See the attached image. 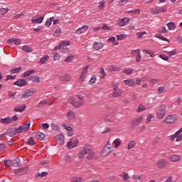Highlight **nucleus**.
Returning <instances> with one entry per match:
<instances>
[{"mask_svg":"<svg viewBox=\"0 0 182 182\" xmlns=\"http://www.w3.org/2000/svg\"><path fill=\"white\" fill-rule=\"evenodd\" d=\"M165 124H173L177 123V116L176 114H170L163 121Z\"/></svg>","mask_w":182,"mask_h":182,"instance_id":"obj_1","label":"nucleus"},{"mask_svg":"<svg viewBox=\"0 0 182 182\" xmlns=\"http://www.w3.org/2000/svg\"><path fill=\"white\" fill-rule=\"evenodd\" d=\"M164 114H166V105H161L156 112V117L159 119H163V117H164Z\"/></svg>","mask_w":182,"mask_h":182,"instance_id":"obj_2","label":"nucleus"},{"mask_svg":"<svg viewBox=\"0 0 182 182\" xmlns=\"http://www.w3.org/2000/svg\"><path fill=\"white\" fill-rule=\"evenodd\" d=\"M68 103H70V105H72L73 107H76V108L80 107V106L83 105V102H80V101H75L73 97H69Z\"/></svg>","mask_w":182,"mask_h":182,"instance_id":"obj_3","label":"nucleus"},{"mask_svg":"<svg viewBox=\"0 0 182 182\" xmlns=\"http://www.w3.org/2000/svg\"><path fill=\"white\" fill-rule=\"evenodd\" d=\"M70 45V43L69 41H63L59 44V49H63L62 52L67 53V52H69V48H66V46H69Z\"/></svg>","mask_w":182,"mask_h":182,"instance_id":"obj_4","label":"nucleus"},{"mask_svg":"<svg viewBox=\"0 0 182 182\" xmlns=\"http://www.w3.org/2000/svg\"><path fill=\"white\" fill-rule=\"evenodd\" d=\"M167 11V7H159V9L157 8H154L151 9V14H153L154 15H157L159 14L164 13Z\"/></svg>","mask_w":182,"mask_h":182,"instance_id":"obj_5","label":"nucleus"},{"mask_svg":"<svg viewBox=\"0 0 182 182\" xmlns=\"http://www.w3.org/2000/svg\"><path fill=\"white\" fill-rule=\"evenodd\" d=\"M36 92L33 90H27L23 92L21 95L22 99H28V97H31V96L35 95Z\"/></svg>","mask_w":182,"mask_h":182,"instance_id":"obj_6","label":"nucleus"},{"mask_svg":"<svg viewBox=\"0 0 182 182\" xmlns=\"http://www.w3.org/2000/svg\"><path fill=\"white\" fill-rule=\"evenodd\" d=\"M112 147L113 146H107V145H105L102 149V156L103 157H106V156H109V154H110V152L112 151Z\"/></svg>","mask_w":182,"mask_h":182,"instance_id":"obj_7","label":"nucleus"},{"mask_svg":"<svg viewBox=\"0 0 182 182\" xmlns=\"http://www.w3.org/2000/svg\"><path fill=\"white\" fill-rule=\"evenodd\" d=\"M55 138L58 146H63L65 144V136L63 134H58Z\"/></svg>","mask_w":182,"mask_h":182,"instance_id":"obj_8","label":"nucleus"},{"mask_svg":"<svg viewBox=\"0 0 182 182\" xmlns=\"http://www.w3.org/2000/svg\"><path fill=\"white\" fill-rule=\"evenodd\" d=\"M156 164L159 168H161V170H163V168H164V167H166V165L167 164V161H166V159H159L157 161Z\"/></svg>","mask_w":182,"mask_h":182,"instance_id":"obj_9","label":"nucleus"},{"mask_svg":"<svg viewBox=\"0 0 182 182\" xmlns=\"http://www.w3.org/2000/svg\"><path fill=\"white\" fill-rule=\"evenodd\" d=\"M14 85L16 86H19V87H22L23 86H26L28 85V82L25 79H20L14 82Z\"/></svg>","mask_w":182,"mask_h":182,"instance_id":"obj_10","label":"nucleus"},{"mask_svg":"<svg viewBox=\"0 0 182 182\" xmlns=\"http://www.w3.org/2000/svg\"><path fill=\"white\" fill-rule=\"evenodd\" d=\"M143 120V117L140 116L135 119H133L131 124L132 126V129H134L136 126H139V124Z\"/></svg>","mask_w":182,"mask_h":182,"instance_id":"obj_11","label":"nucleus"},{"mask_svg":"<svg viewBox=\"0 0 182 182\" xmlns=\"http://www.w3.org/2000/svg\"><path fill=\"white\" fill-rule=\"evenodd\" d=\"M44 17H41L39 15H36L32 18L33 23H42L43 22Z\"/></svg>","mask_w":182,"mask_h":182,"instance_id":"obj_12","label":"nucleus"},{"mask_svg":"<svg viewBox=\"0 0 182 182\" xmlns=\"http://www.w3.org/2000/svg\"><path fill=\"white\" fill-rule=\"evenodd\" d=\"M181 159V156H180V155L178 154H173L171 155L168 158V160H170L171 161H173L174 163L177 162V161H180Z\"/></svg>","mask_w":182,"mask_h":182,"instance_id":"obj_13","label":"nucleus"},{"mask_svg":"<svg viewBox=\"0 0 182 182\" xmlns=\"http://www.w3.org/2000/svg\"><path fill=\"white\" fill-rule=\"evenodd\" d=\"M11 164L14 166V167H21V159L16 158V159L11 160Z\"/></svg>","mask_w":182,"mask_h":182,"instance_id":"obj_14","label":"nucleus"},{"mask_svg":"<svg viewBox=\"0 0 182 182\" xmlns=\"http://www.w3.org/2000/svg\"><path fill=\"white\" fill-rule=\"evenodd\" d=\"M89 29V26H83L81 28L76 30L75 33H77V35H80V33H85V31H87Z\"/></svg>","mask_w":182,"mask_h":182,"instance_id":"obj_15","label":"nucleus"},{"mask_svg":"<svg viewBox=\"0 0 182 182\" xmlns=\"http://www.w3.org/2000/svg\"><path fill=\"white\" fill-rule=\"evenodd\" d=\"M60 80L61 82H70V75L68 74H64L59 77Z\"/></svg>","mask_w":182,"mask_h":182,"instance_id":"obj_16","label":"nucleus"},{"mask_svg":"<svg viewBox=\"0 0 182 182\" xmlns=\"http://www.w3.org/2000/svg\"><path fill=\"white\" fill-rule=\"evenodd\" d=\"M103 43L95 42L93 44V48L95 50H100V49H103Z\"/></svg>","mask_w":182,"mask_h":182,"instance_id":"obj_17","label":"nucleus"},{"mask_svg":"<svg viewBox=\"0 0 182 182\" xmlns=\"http://www.w3.org/2000/svg\"><path fill=\"white\" fill-rule=\"evenodd\" d=\"M6 134H8V136H9V137H14V136H16V132L15 129L10 128L7 130L5 135Z\"/></svg>","mask_w":182,"mask_h":182,"instance_id":"obj_18","label":"nucleus"},{"mask_svg":"<svg viewBox=\"0 0 182 182\" xmlns=\"http://www.w3.org/2000/svg\"><path fill=\"white\" fill-rule=\"evenodd\" d=\"M124 82L127 86H131V87L136 86V82L134 81L133 79L125 80H124Z\"/></svg>","mask_w":182,"mask_h":182,"instance_id":"obj_19","label":"nucleus"},{"mask_svg":"<svg viewBox=\"0 0 182 182\" xmlns=\"http://www.w3.org/2000/svg\"><path fill=\"white\" fill-rule=\"evenodd\" d=\"M82 151L84 152V154L86 156V154H89V153L92 151V146L90 145H85Z\"/></svg>","mask_w":182,"mask_h":182,"instance_id":"obj_20","label":"nucleus"},{"mask_svg":"<svg viewBox=\"0 0 182 182\" xmlns=\"http://www.w3.org/2000/svg\"><path fill=\"white\" fill-rule=\"evenodd\" d=\"M26 109V105H19L18 107H16L14 108V112H23V110H25Z\"/></svg>","mask_w":182,"mask_h":182,"instance_id":"obj_21","label":"nucleus"},{"mask_svg":"<svg viewBox=\"0 0 182 182\" xmlns=\"http://www.w3.org/2000/svg\"><path fill=\"white\" fill-rule=\"evenodd\" d=\"M0 122L3 123V124H11V123H12L11 122V117L2 118L0 119Z\"/></svg>","mask_w":182,"mask_h":182,"instance_id":"obj_22","label":"nucleus"},{"mask_svg":"<svg viewBox=\"0 0 182 182\" xmlns=\"http://www.w3.org/2000/svg\"><path fill=\"white\" fill-rule=\"evenodd\" d=\"M49 60V57L48 55H44L40 59V61L38 62L39 65H44V63H46Z\"/></svg>","mask_w":182,"mask_h":182,"instance_id":"obj_23","label":"nucleus"},{"mask_svg":"<svg viewBox=\"0 0 182 182\" xmlns=\"http://www.w3.org/2000/svg\"><path fill=\"white\" fill-rule=\"evenodd\" d=\"M36 137L38 140H44L45 139V134H43L41 132H38L36 134Z\"/></svg>","mask_w":182,"mask_h":182,"instance_id":"obj_24","label":"nucleus"},{"mask_svg":"<svg viewBox=\"0 0 182 182\" xmlns=\"http://www.w3.org/2000/svg\"><path fill=\"white\" fill-rule=\"evenodd\" d=\"M50 127H51L52 130H54L55 132H59L60 130V126H59L55 123H51Z\"/></svg>","mask_w":182,"mask_h":182,"instance_id":"obj_25","label":"nucleus"},{"mask_svg":"<svg viewBox=\"0 0 182 182\" xmlns=\"http://www.w3.org/2000/svg\"><path fill=\"white\" fill-rule=\"evenodd\" d=\"M134 52L136 53H137V56L136 58V62L139 63L141 60V56L140 55V50H139V49L133 50H132V53H134Z\"/></svg>","mask_w":182,"mask_h":182,"instance_id":"obj_26","label":"nucleus"},{"mask_svg":"<svg viewBox=\"0 0 182 182\" xmlns=\"http://www.w3.org/2000/svg\"><path fill=\"white\" fill-rule=\"evenodd\" d=\"M33 73H35V70H27L22 74V77H26V76H30Z\"/></svg>","mask_w":182,"mask_h":182,"instance_id":"obj_27","label":"nucleus"},{"mask_svg":"<svg viewBox=\"0 0 182 182\" xmlns=\"http://www.w3.org/2000/svg\"><path fill=\"white\" fill-rule=\"evenodd\" d=\"M67 116L69 117L70 120H72L76 117V114L73 111H69Z\"/></svg>","mask_w":182,"mask_h":182,"instance_id":"obj_28","label":"nucleus"},{"mask_svg":"<svg viewBox=\"0 0 182 182\" xmlns=\"http://www.w3.org/2000/svg\"><path fill=\"white\" fill-rule=\"evenodd\" d=\"M109 69L111 72H120V70H122V68L120 67L114 65H112Z\"/></svg>","mask_w":182,"mask_h":182,"instance_id":"obj_29","label":"nucleus"},{"mask_svg":"<svg viewBox=\"0 0 182 182\" xmlns=\"http://www.w3.org/2000/svg\"><path fill=\"white\" fill-rule=\"evenodd\" d=\"M85 79H86V74H83L82 73H81L79 80H78V83L80 85H82V83L85 82Z\"/></svg>","mask_w":182,"mask_h":182,"instance_id":"obj_30","label":"nucleus"},{"mask_svg":"<svg viewBox=\"0 0 182 182\" xmlns=\"http://www.w3.org/2000/svg\"><path fill=\"white\" fill-rule=\"evenodd\" d=\"M28 80H32L33 82H35L36 83H39L41 82V77L31 76L28 78Z\"/></svg>","mask_w":182,"mask_h":182,"instance_id":"obj_31","label":"nucleus"},{"mask_svg":"<svg viewBox=\"0 0 182 182\" xmlns=\"http://www.w3.org/2000/svg\"><path fill=\"white\" fill-rule=\"evenodd\" d=\"M122 92L120 90H117L114 92L112 96L114 97H120L122 96Z\"/></svg>","mask_w":182,"mask_h":182,"instance_id":"obj_32","label":"nucleus"},{"mask_svg":"<svg viewBox=\"0 0 182 182\" xmlns=\"http://www.w3.org/2000/svg\"><path fill=\"white\" fill-rule=\"evenodd\" d=\"M155 38H157L158 39H161V41H164L165 42H170L167 38L164 37L163 36L160 34H156Z\"/></svg>","mask_w":182,"mask_h":182,"instance_id":"obj_33","label":"nucleus"},{"mask_svg":"<svg viewBox=\"0 0 182 182\" xmlns=\"http://www.w3.org/2000/svg\"><path fill=\"white\" fill-rule=\"evenodd\" d=\"M19 72H22V67H18L14 69H11L10 70V73L14 74V73H19Z\"/></svg>","mask_w":182,"mask_h":182,"instance_id":"obj_34","label":"nucleus"},{"mask_svg":"<svg viewBox=\"0 0 182 182\" xmlns=\"http://www.w3.org/2000/svg\"><path fill=\"white\" fill-rule=\"evenodd\" d=\"M119 176H120V177H122L124 181H127V180H129V178H130L129 173H126V172H123V173Z\"/></svg>","mask_w":182,"mask_h":182,"instance_id":"obj_35","label":"nucleus"},{"mask_svg":"<svg viewBox=\"0 0 182 182\" xmlns=\"http://www.w3.org/2000/svg\"><path fill=\"white\" fill-rule=\"evenodd\" d=\"M167 26H168L169 31H173L176 28V24H174V23H173V22L168 23Z\"/></svg>","mask_w":182,"mask_h":182,"instance_id":"obj_36","label":"nucleus"},{"mask_svg":"<svg viewBox=\"0 0 182 182\" xmlns=\"http://www.w3.org/2000/svg\"><path fill=\"white\" fill-rule=\"evenodd\" d=\"M127 14H134V15H139L140 14V9H136L135 10H131L127 11Z\"/></svg>","mask_w":182,"mask_h":182,"instance_id":"obj_37","label":"nucleus"},{"mask_svg":"<svg viewBox=\"0 0 182 182\" xmlns=\"http://www.w3.org/2000/svg\"><path fill=\"white\" fill-rule=\"evenodd\" d=\"M134 146H136V141H131L128 144L127 150H130V149H133V147H134Z\"/></svg>","mask_w":182,"mask_h":182,"instance_id":"obj_38","label":"nucleus"},{"mask_svg":"<svg viewBox=\"0 0 182 182\" xmlns=\"http://www.w3.org/2000/svg\"><path fill=\"white\" fill-rule=\"evenodd\" d=\"M22 49L24 52H31L32 51V48L29 47V46H23L22 47Z\"/></svg>","mask_w":182,"mask_h":182,"instance_id":"obj_39","label":"nucleus"},{"mask_svg":"<svg viewBox=\"0 0 182 182\" xmlns=\"http://www.w3.org/2000/svg\"><path fill=\"white\" fill-rule=\"evenodd\" d=\"M95 152L90 151L87 156V160H93V157H95Z\"/></svg>","mask_w":182,"mask_h":182,"instance_id":"obj_40","label":"nucleus"},{"mask_svg":"<svg viewBox=\"0 0 182 182\" xmlns=\"http://www.w3.org/2000/svg\"><path fill=\"white\" fill-rule=\"evenodd\" d=\"M96 75H92V77L90 78L89 81V85H95V83H96Z\"/></svg>","mask_w":182,"mask_h":182,"instance_id":"obj_41","label":"nucleus"},{"mask_svg":"<svg viewBox=\"0 0 182 182\" xmlns=\"http://www.w3.org/2000/svg\"><path fill=\"white\" fill-rule=\"evenodd\" d=\"M26 144H29V146H35V140L33 137H31L30 139L26 142Z\"/></svg>","mask_w":182,"mask_h":182,"instance_id":"obj_42","label":"nucleus"},{"mask_svg":"<svg viewBox=\"0 0 182 182\" xmlns=\"http://www.w3.org/2000/svg\"><path fill=\"white\" fill-rule=\"evenodd\" d=\"M125 19L126 18H122L119 21L118 25H119V26H124L125 25H127V23H126Z\"/></svg>","mask_w":182,"mask_h":182,"instance_id":"obj_43","label":"nucleus"},{"mask_svg":"<svg viewBox=\"0 0 182 182\" xmlns=\"http://www.w3.org/2000/svg\"><path fill=\"white\" fill-rule=\"evenodd\" d=\"M124 72L126 75H128V76H130V75L133 73V69L125 68L124 70Z\"/></svg>","mask_w":182,"mask_h":182,"instance_id":"obj_44","label":"nucleus"},{"mask_svg":"<svg viewBox=\"0 0 182 182\" xmlns=\"http://www.w3.org/2000/svg\"><path fill=\"white\" fill-rule=\"evenodd\" d=\"M31 127V124H25L23 127V132L25 133V132H28L29 130V128Z\"/></svg>","mask_w":182,"mask_h":182,"instance_id":"obj_45","label":"nucleus"},{"mask_svg":"<svg viewBox=\"0 0 182 182\" xmlns=\"http://www.w3.org/2000/svg\"><path fill=\"white\" fill-rule=\"evenodd\" d=\"M145 53L150 55L151 58H154V52L150 50H144Z\"/></svg>","mask_w":182,"mask_h":182,"instance_id":"obj_46","label":"nucleus"},{"mask_svg":"<svg viewBox=\"0 0 182 182\" xmlns=\"http://www.w3.org/2000/svg\"><path fill=\"white\" fill-rule=\"evenodd\" d=\"M15 131H16V134H19V133H22V132H23V126H19L18 128H16L15 129Z\"/></svg>","mask_w":182,"mask_h":182,"instance_id":"obj_47","label":"nucleus"},{"mask_svg":"<svg viewBox=\"0 0 182 182\" xmlns=\"http://www.w3.org/2000/svg\"><path fill=\"white\" fill-rule=\"evenodd\" d=\"M144 110H146V107L144 106L143 105H140L138 109H136V112L140 113V112H143Z\"/></svg>","mask_w":182,"mask_h":182,"instance_id":"obj_48","label":"nucleus"},{"mask_svg":"<svg viewBox=\"0 0 182 182\" xmlns=\"http://www.w3.org/2000/svg\"><path fill=\"white\" fill-rule=\"evenodd\" d=\"M74 58L75 57L73 55H69L65 59V62L69 63V62H72V60H73Z\"/></svg>","mask_w":182,"mask_h":182,"instance_id":"obj_49","label":"nucleus"},{"mask_svg":"<svg viewBox=\"0 0 182 182\" xmlns=\"http://www.w3.org/2000/svg\"><path fill=\"white\" fill-rule=\"evenodd\" d=\"M102 29H103V31H112V27H109V26H107V24L104 23Z\"/></svg>","mask_w":182,"mask_h":182,"instance_id":"obj_50","label":"nucleus"},{"mask_svg":"<svg viewBox=\"0 0 182 182\" xmlns=\"http://www.w3.org/2000/svg\"><path fill=\"white\" fill-rule=\"evenodd\" d=\"M46 176H48V172L46 171H44V172H42V173H38L37 175H36V177H46Z\"/></svg>","mask_w":182,"mask_h":182,"instance_id":"obj_51","label":"nucleus"},{"mask_svg":"<svg viewBox=\"0 0 182 182\" xmlns=\"http://www.w3.org/2000/svg\"><path fill=\"white\" fill-rule=\"evenodd\" d=\"M126 38L124 34L117 35V41H123Z\"/></svg>","mask_w":182,"mask_h":182,"instance_id":"obj_52","label":"nucleus"},{"mask_svg":"<svg viewBox=\"0 0 182 182\" xmlns=\"http://www.w3.org/2000/svg\"><path fill=\"white\" fill-rule=\"evenodd\" d=\"M114 147L115 149H117V147H119V146H120V139H117L114 141Z\"/></svg>","mask_w":182,"mask_h":182,"instance_id":"obj_53","label":"nucleus"},{"mask_svg":"<svg viewBox=\"0 0 182 182\" xmlns=\"http://www.w3.org/2000/svg\"><path fill=\"white\" fill-rule=\"evenodd\" d=\"M45 105H48V101L46 100H42L38 104V107H43Z\"/></svg>","mask_w":182,"mask_h":182,"instance_id":"obj_54","label":"nucleus"},{"mask_svg":"<svg viewBox=\"0 0 182 182\" xmlns=\"http://www.w3.org/2000/svg\"><path fill=\"white\" fill-rule=\"evenodd\" d=\"M132 178L133 180H143V176L134 175Z\"/></svg>","mask_w":182,"mask_h":182,"instance_id":"obj_55","label":"nucleus"},{"mask_svg":"<svg viewBox=\"0 0 182 182\" xmlns=\"http://www.w3.org/2000/svg\"><path fill=\"white\" fill-rule=\"evenodd\" d=\"M153 117H154V116H153V114H149L147 116V119H146V123L149 124L151 122V119H153Z\"/></svg>","mask_w":182,"mask_h":182,"instance_id":"obj_56","label":"nucleus"},{"mask_svg":"<svg viewBox=\"0 0 182 182\" xmlns=\"http://www.w3.org/2000/svg\"><path fill=\"white\" fill-rule=\"evenodd\" d=\"M63 127H64V129H65V130H68V132H73V129L71 127H69L66 124H63Z\"/></svg>","mask_w":182,"mask_h":182,"instance_id":"obj_57","label":"nucleus"},{"mask_svg":"<svg viewBox=\"0 0 182 182\" xmlns=\"http://www.w3.org/2000/svg\"><path fill=\"white\" fill-rule=\"evenodd\" d=\"M9 11V9L6 8V9H1L0 12L2 14V15H5L8 14V11Z\"/></svg>","mask_w":182,"mask_h":182,"instance_id":"obj_58","label":"nucleus"},{"mask_svg":"<svg viewBox=\"0 0 182 182\" xmlns=\"http://www.w3.org/2000/svg\"><path fill=\"white\" fill-rule=\"evenodd\" d=\"M70 182H82V178H73Z\"/></svg>","mask_w":182,"mask_h":182,"instance_id":"obj_59","label":"nucleus"},{"mask_svg":"<svg viewBox=\"0 0 182 182\" xmlns=\"http://www.w3.org/2000/svg\"><path fill=\"white\" fill-rule=\"evenodd\" d=\"M64 160L66 163H70V161H72V158L70 156H65Z\"/></svg>","mask_w":182,"mask_h":182,"instance_id":"obj_60","label":"nucleus"},{"mask_svg":"<svg viewBox=\"0 0 182 182\" xmlns=\"http://www.w3.org/2000/svg\"><path fill=\"white\" fill-rule=\"evenodd\" d=\"M21 43H22V40L19 38L14 39V45H21Z\"/></svg>","mask_w":182,"mask_h":182,"instance_id":"obj_61","label":"nucleus"},{"mask_svg":"<svg viewBox=\"0 0 182 182\" xmlns=\"http://www.w3.org/2000/svg\"><path fill=\"white\" fill-rule=\"evenodd\" d=\"M166 89V87H164V86L162 87H159L158 89V92L160 95H161V93H164V90Z\"/></svg>","mask_w":182,"mask_h":182,"instance_id":"obj_62","label":"nucleus"},{"mask_svg":"<svg viewBox=\"0 0 182 182\" xmlns=\"http://www.w3.org/2000/svg\"><path fill=\"white\" fill-rule=\"evenodd\" d=\"M85 156H86V155L85 154V153H84L82 151H80V152L78 153V157H79V159H84V158H85Z\"/></svg>","mask_w":182,"mask_h":182,"instance_id":"obj_63","label":"nucleus"},{"mask_svg":"<svg viewBox=\"0 0 182 182\" xmlns=\"http://www.w3.org/2000/svg\"><path fill=\"white\" fill-rule=\"evenodd\" d=\"M60 58V55H59V53H56L54 55H53V60H59V59Z\"/></svg>","mask_w":182,"mask_h":182,"instance_id":"obj_64","label":"nucleus"}]
</instances>
